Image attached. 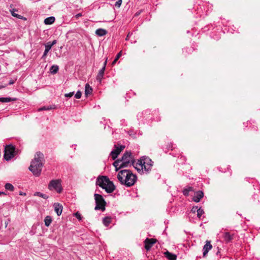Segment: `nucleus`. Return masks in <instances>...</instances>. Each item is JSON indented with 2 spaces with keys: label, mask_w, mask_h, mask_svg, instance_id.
Returning a JSON list of instances; mask_svg holds the SVG:
<instances>
[{
  "label": "nucleus",
  "mask_w": 260,
  "mask_h": 260,
  "mask_svg": "<svg viewBox=\"0 0 260 260\" xmlns=\"http://www.w3.org/2000/svg\"><path fill=\"white\" fill-rule=\"evenodd\" d=\"M117 179L122 184L127 187L134 185L137 181V176L128 170L120 171L117 174Z\"/></svg>",
  "instance_id": "nucleus-1"
},
{
  "label": "nucleus",
  "mask_w": 260,
  "mask_h": 260,
  "mask_svg": "<svg viewBox=\"0 0 260 260\" xmlns=\"http://www.w3.org/2000/svg\"><path fill=\"white\" fill-rule=\"evenodd\" d=\"M43 154L40 152H37L35 155L34 159H32L31 162L30 166L29 167V170L34 175L39 176L41 174L42 168L43 165Z\"/></svg>",
  "instance_id": "nucleus-2"
},
{
  "label": "nucleus",
  "mask_w": 260,
  "mask_h": 260,
  "mask_svg": "<svg viewBox=\"0 0 260 260\" xmlns=\"http://www.w3.org/2000/svg\"><path fill=\"white\" fill-rule=\"evenodd\" d=\"M96 184L105 189L109 193L113 192L115 189L113 183L107 177L104 176H100L97 178Z\"/></svg>",
  "instance_id": "nucleus-3"
},
{
  "label": "nucleus",
  "mask_w": 260,
  "mask_h": 260,
  "mask_svg": "<svg viewBox=\"0 0 260 260\" xmlns=\"http://www.w3.org/2000/svg\"><path fill=\"white\" fill-rule=\"evenodd\" d=\"M16 154V151L13 145H8L5 147L4 157L6 160H11Z\"/></svg>",
  "instance_id": "nucleus-4"
},
{
  "label": "nucleus",
  "mask_w": 260,
  "mask_h": 260,
  "mask_svg": "<svg viewBox=\"0 0 260 260\" xmlns=\"http://www.w3.org/2000/svg\"><path fill=\"white\" fill-rule=\"evenodd\" d=\"M94 196L96 203L94 209L95 210H101L102 211H105L106 202L103 197L98 193H95Z\"/></svg>",
  "instance_id": "nucleus-5"
},
{
  "label": "nucleus",
  "mask_w": 260,
  "mask_h": 260,
  "mask_svg": "<svg viewBox=\"0 0 260 260\" xmlns=\"http://www.w3.org/2000/svg\"><path fill=\"white\" fill-rule=\"evenodd\" d=\"M48 188L50 190L54 189L58 193H60L62 189L61 180L60 179L51 180L48 184Z\"/></svg>",
  "instance_id": "nucleus-6"
},
{
  "label": "nucleus",
  "mask_w": 260,
  "mask_h": 260,
  "mask_svg": "<svg viewBox=\"0 0 260 260\" xmlns=\"http://www.w3.org/2000/svg\"><path fill=\"white\" fill-rule=\"evenodd\" d=\"M121 160L122 161V162L120 164L121 167H128L130 163L133 161V157L132 156L131 152L128 151L125 152L123 154Z\"/></svg>",
  "instance_id": "nucleus-7"
},
{
  "label": "nucleus",
  "mask_w": 260,
  "mask_h": 260,
  "mask_svg": "<svg viewBox=\"0 0 260 260\" xmlns=\"http://www.w3.org/2000/svg\"><path fill=\"white\" fill-rule=\"evenodd\" d=\"M143 173H149L151 170L153 161L148 157H143Z\"/></svg>",
  "instance_id": "nucleus-8"
},
{
  "label": "nucleus",
  "mask_w": 260,
  "mask_h": 260,
  "mask_svg": "<svg viewBox=\"0 0 260 260\" xmlns=\"http://www.w3.org/2000/svg\"><path fill=\"white\" fill-rule=\"evenodd\" d=\"M156 241L157 240L155 239H153V238L149 239V238H147L145 240V242H144L145 244V249L147 250H150V248H151V247L152 246V245L156 242Z\"/></svg>",
  "instance_id": "nucleus-9"
},
{
  "label": "nucleus",
  "mask_w": 260,
  "mask_h": 260,
  "mask_svg": "<svg viewBox=\"0 0 260 260\" xmlns=\"http://www.w3.org/2000/svg\"><path fill=\"white\" fill-rule=\"evenodd\" d=\"M143 157L141 158L140 160H139L134 165L135 169L138 171V172L140 173H143Z\"/></svg>",
  "instance_id": "nucleus-10"
},
{
  "label": "nucleus",
  "mask_w": 260,
  "mask_h": 260,
  "mask_svg": "<svg viewBox=\"0 0 260 260\" xmlns=\"http://www.w3.org/2000/svg\"><path fill=\"white\" fill-rule=\"evenodd\" d=\"M204 193L202 191H198L196 192L193 196L192 200L195 202H199L201 199L203 197Z\"/></svg>",
  "instance_id": "nucleus-11"
},
{
  "label": "nucleus",
  "mask_w": 260,
  "mask_h": 260,
  "mask_svg": "<svg viewBox=\"0 0 260 260\" xmlns=\"http://www.w3.org/2000/svg\"><path fill=\"white\" fill-rule=\"evenodd\" d=\"M212 247V245L210 241H207L206 244L203 247V256H205L208 253L209 251L211 249Z\"/></svg>",
  "instance_id": "nucleus-12"
},
{
  "label": "nucleus",
  "mask_w": 260,
  "mask_h": 260,
  "mask_svg": "<svg viewBox=\"0 0 260 260\" xmlns=\"http://www.w3.org/2000/svg\"><path fill=\"white\" fill-rule=\"evenodd\" d=\"M54 208L55 212L56 213L58 216H59L61 214L62 211V206L59 203H55L54 204Z\"/></svg>",
  "instance_id": "nucleus-13"
},
{
  "label": "nucleus",
  "mask_w": 260,
  "mask_h": 260,
  "mask_svg": "<svg viewBox=\"0 0 260 260\" xmlns=\"http://www.w3.org/2000/svg\"><path fill=\"white\" fill-rule=\"evenodd\" d=\"M164 254L169 260H176V255L174 254L170 253L168 251L165 252Z\"/></svg>",
  "instance_id": "nucleus-14"
},
{
  "label": "nucleus",
  "mask_w": 260,
  "mask_h": 260,
  "mask_svg": "<svg viewBox=\"0 0 260 260\" xmlns=\"http://www.w3.org/2000/svg\"><path fill=\"white\" fill-rule=\"evenodd\" d=\"M107 32V30L103 28H99L95 31V34L99 37L105 36Z\"/></svg>",
  "instance_id": "nucleus-15"
},
{
  "label": "nucleus",
  "mask_w": 260,
  "mask_h": 260,
  "mask_svg": "<svg viewBox=\"0 0 260 260\" xmlns=\"http://www.w3.org/2000/svg\"><path fill=\"white\" fill-rule=\"evenodd\" d=\"M105 67H103L99 71V74L96 77L97 80H99V82H101L102 79L103 77L104 72H105Z\"/></svg>",
  "instance_id": "nucleus-16"
},
{
  "label": "nucleus",
  "mask_w": 260,
  "mask_h": 260,
  "mask_svg": "<svg viewBox=\"0 0 260 260\" xmlns=\"http://www.w3.org/2000/svg\"><path fill=\"white\" fill-rule=\"evenodd\" d=\"M55 21V18L53 16L49 17L44 20L45 24H51Z\"/></svg>",
  "instance_id": "nucleus-17"
},
{
  "label": "nucleus",
  "mask_w": 260,
  "mask_h": 260,
  "mask_svg": "<svg viewBox=\"0 0 260 260\" xmlns=\"http://www.w3.org/2000/svg\"><path fill=\"white\" fill-rule=\"evenodd\" d=\"M52 218L50 216H47L44 219L45 226L48 227L52 222Z\"/></svg>",
  "instance_id": "nucleus-18"
},
{
  "label": "nucleus",
  "mask_w": 260,
  "mask_h": 260,
  "mask_svg": "<svg viewBox=\"0 0 260 260\" xmlns=\"http://www.w3.org/2000/svg\"><path fill=\"white\" fill-rule=\"evenodd\" d=\"M92 91V89L91 87H90L89 85L86 84L85 85V94L86 96L88 94H90Z\"/></svg>",
  "instance_id": "nucleus-19"
},
{
  "label": "nucleus",
  "mask_w": 260,
  "mask_h": 260,
  "mask_svg": "<svg viewBox=\"0 0 260 260\" xmlns=\"http://www.w3.org/2000/svg\"><path fill=\"white\" fill-rule=\"evenodd\" d=\"M111 221V218L110 217H106L103 218V224L106 226H108Z\"/></svg>",
  "instance_id": "nucleus-20"
},
{
  "label": "nucleus",
  "mask_w": 260,
  "mask_h": 260,
  "mask_svg": "<svg viewBox=\"0 0 260 260\" xmlns=\"http://www.w3.org/2000/svg\"><path fill=\"white\" fill-rule=\"evenodd\" d=\"M51 47L48 43L45 44V49L43 55L42 56V58H44L46 57L48 52L51 49Z\"/></svg>",
  "instance_id": "nucleus-21"
},
{
  "label": "nucleus",
  "mask_w": 260,
  "mask_h": 260,
  "mask_svg": "<svg viewBox=\"0 0 260 260\" xmlns=\"http://www.w3.org/2000/svg\"><path fill=\"white\" fill-rule=\"evenodd\" d=\"M15 99H12L10 98H0V102L8 103L11 101H15Z\"/></svg>",
  "instance_id": "nucleus-22"
},
{
  "label": "nucleus",
  "mask_w": 260,
  "mask_h": 260,
  "mask_svg": "<svg viewBox=\"0 0 260 260\" xmlns=\"http://www.w3.org/2000/svg\"><path fill=\"white\" fill-rule=\"evenodd\" d=\"M55 106L54 105L49 106H44L42 108H40L38 109V111H42V110H50L52 109H55Z\"/></svg>",
  "instance_id": "nucleus-23"
},
{
  "label": "nucleus",
  "mask_w": 260,
  "mask_h": 260,
  "mask_svg": "<svg viewBox=\"0 0 260 260\" xmlns=\"http://www.w3.org/2000/svg\"><path fill=\"white\" fill-rule=\"evenodd\" d=\"M223 238L226 242H228L232 239V237L229 233L226 232L224 234Z\"/></svg>",
  "instance_id": "nucleus-24"
},
{
  "label": "nucleus",
  "mask_w": 260,
  "mask_h": 260,
  "mask_svg": "<svg viewBox=\"0 0 260 260\" xmlns=\"http://www.w3.org/2000/svg\"><path fill=\"white\" fill-rule=\"evenodd\" d=\"M58 71V66L57 65H53L51 66L50 71L51 74H56Z\"/></svg>",
  "instance_id": "nucleus-25"
},
{
  "label": "nucleus",
  "mask_w": 260,
  "mask_h": 260,
  "mask_svg": "<svg viewBox=\"0 0 260 260\" xmlns=\"http://www.w3.org/2000/svg\"><path fill=\"white\" fill-rule=\"evenodd\" d=\"M34 196H38V197H41L42 198H44L45 199H46L48 198V196L47 195L43 194L40 192H36L34 193Z\"/></svg>",
  "instance_id": "nucleus-26"
},
{
  "label": "nucleus",
  "mask_w": 260,
  "mask_h": 260,
  "mask_svg": "<svg viewBox=\"0 0 260 260\" xmlns=\"http://www.w3.org/2000/svg\"><path fill=\"white\" fill-rule=\"evenodd\" d=\"M192 190L191 187H187L183 190V194L187 196L188 195L189 192Z\"/></svg>",
  "instance_id": "nucleus-27"
},
{
  "label": "nucleus",
  "mask_w": 260,
  "mask_h": 260,
  "mask_svg": "<svg viewBox=\"0 0 260 260\" xmlns=\"http://www.w3.org/2000/svg\"><path fill=\"white\" fill-rule=\"evenodd\" d=\"M5 188L7 190H11V191H13L14 189V186H13V185L11 183H7L5 184Z\"/></svg>",
  "instance_id": "nucleus-28"
},
{
  "label": "nucleus",
  "mask_w": 260,
  "mask_h": 260,
  "mask_svg": "<svg viewBox=\"0 0 260 260\" xmlns=\"http://www.w3.org/2000/svg\"><path fill=\"white\" fill-rule=\"evenodd\" d=\"M110 155L112 159L114 160L117 157L118 154L114 150H113L110 153Z\"/></svg>",
  "instance_id": "nucleus-29"
},
{
  "label": "nucleus",
  "mask_w": 260,
  "mask_h": 260,
  "mask_svg": "<svg viewBox=\"0 0 260 260\" xmlns=\"http://www.w3.org/2000/svg\"><path fill=\"white\" fill-rule=\"evenodd\" d=\"M121 53H122V51H120L117 54V55L116 56L115 59H114V60L113 61L112 63V65H114L116 62V61H117V60L119 58V57L121 56Z\"/></svg>",
  "instance_id": "nucleus-30"
},
{
  "label": "nucleus",
  "mask_w": 260,
  "mask_h": 260,
  "mask_svg": "<svg viewBox=\"0 0 260 260\" xmlns=\"http://www.w3.org/2000/svg\"><path fill=\"white\" fill-rule=\"evenodd\" d=\"M115 146L116 148L114 150L118 153V154H119L124 148V146H120L119 147H116V145Z\"/></svg>",
  "instance_id": "nucleus-31"
},
{
  "label": "nucleus",
  "mask_w": 260,
  "mask_h": 260,
  "mask_svg": "<svg viewBox=\"0 0 260 260\" xmlns=\"http://www.w3.org/2000/svg\"><path fill=\"white\" fill-rule=\"evenodd\" d=\"M204 213V210L201 208H199V209L197 210V215L199 218H200Z\"/></svg>",
  "instance_id": "nucleus-32"
},
{
  "label": "nucleus",
  "mask_w": 260,
  "mask_h": 260,
  "mask_svg": "<svg viewBox=\"0 0 260 260\" xmlns=\"http://www.w3.org/2000/svg\"><path fill=\"white\" fill-rule=\"evenodd\" d=\"M122 162L121 159H117L115 160L113 165L115 168H117L118 167H119V165Z\"/></svg>",
  "instance_id": "nucleus-33"
},
{
  "label": "nucleus",
  "mask_w": 260,
  "mask_h": 260,
  "mask_svg": "<svg viewBox=\"0 0 260 260\" xmlns=\"http://www.w3.org/2000/svg\"><path fill=\"white\" fill-rule=\"evenodd\" d=\"M15 11H14V10H13L11 11V14L13 16L15 17L18 18H22V16L15 13Z\"/></svg>",
  "instance_id": "nucleus-34"
},
{
  "label": "nucleus",
  "mask_w": 260,
  "mask_h": 260,
  "mask_svg": "<svg viewBox=\"0 0 260 260\" xmlns=\"http://www.w3.org/2000/svg\"><path fill=\"white\" fill-rule=\"evenodd\" d=\"M74 216L79 220H82V216L80 213L79 212H77L75 213H74Z\"/></svg>",
  "instance_id": "nucleus-35"
},
{
  "label": "nucleus",
  "mask_w": 260,
  "mask_h": 260,
  "mask_svg": "<svg viewBox=\"0 0 260 260\" xmlns=\"http://www.w3.org/2000/svg\"><path fill=\"white\" fill-rule=\"evenodd\" d=\"M82 95V93L80 91H78L75 95L76 99H80Z\"/></svg>",
  "instance_id": "nucleus-36"
},
{
  "label": "nucleus",
  "mask_w": 260,
  "mask_h": 260,
  "mask_svg": "<svg viewBox=\"0 0 260 260\" xmlns=\"http://www.w3.org/2000/svg\"><path fill=\"white\" fill-rule=\"evenodd\" d=\"M122 0H118L115 4V6L118 8H119L121 5Z\"/></svg>",
  "instance_id": "nucleus-37"
},
{
  "label": "nucleus",
  "mask_w": 260,
  "mask_h": 260,
  "mask_svg": "<svg viewBox=\"0 0 260 260\" xmlns=\"http://www.w3.org/2000/svg\"><path fill=\"white\" fill-rule=\"evenodd\" d=\"M74 92H71L68 93H66L64 94V96L67 98H71L74 95Z\"/></svg>",
  "instance_id": "nucleus-38"
},
{
  "label": "nucleus",
  "mask_w": 260,
  "mask_h": 260,
  "mask_svg": "<svg viewBox=\"0 0 260 260\" xmlns=\"http://www.w3.org/2000/svg\"><path fill=\"white\" fill-rule=\"evenodd\" d=\"M199 209L198 206H194L191 209V212L193 213H195L196 212H197V210Z\"/></svg>",
  "instance_id": "nucleus-39"
},
{
  "label": "nucleus",
  "mask_w": 260,
  "mask_h": 260,
  "mask_svg": "<svg viewBox=\"0 0 260 260\" xmlns=\"http://www.w3.org/2000/svg\"><path fill=\"white\" fill-rule=\"evenodd\" d=\"M47 43L52 47L53 45L56 43V41L54 40L52 42H49Z\"/></svg>",
  "instance_id": "nucleus-40"
},
{
  "label": "nucleus",
  "mask_w": 260,
  "mask_h": 260,
  "mask_svg": "<svg viewBox=\"0 0 260 260\" xmlns=\"http://www.w3.org/2000/svg\"><path fill=\"white\" fill-rule=\"evenodd\" d=\"M122 167H120V164L119 165V167H118L117 168H115L116 171H118L120 169L122 168Z\"/></svg>",
  "instance_id": "nucleus-41"
},
{
  "label": "nucleus",
  "mask_w": 260,
  "mask_h": 260,
  "mask_svg": "<svg viewBox=\"0 0 260 260\" xmlns=\"http://www.w3.org/2000/svg\"><path fill=\"white\" fill-rule=\"evenodd\" d=\"M19 194L21 195V196H25L26 195V193L23 192H19Z\"/></svg>",
  "instance_id": "nucleus-42"
},
{
  "label": "nucleus",
  "mask_w": 260,
  "mask_h": 260,
  "mask_svg": "<svg viewBox=\"0 0 260 260\" xmlns=\"http://www.w3.org/2000/svg\"><path fill=\"white\" fill-rule=\"evenodd\" d=\"M81 16H82V14H81V13H78V14H77L76 15V17L77 18H78V17H81Z\"/></svg>",
  "instance_id": "nucleus-43"
},
{
  "label": "nucleus",
  "mask_w": 260,
  "mask_h": 260,
  "mask_svg": "<svg viewBox=\"0 0 260 260\" xmlns=\"http://www.w3.org/2000/svg\"><path fill=\"white\" fill-rule=\"evenodd\" d=\"M14 82L13 80H10L9 83V84L11 85V84H14Z\"/></svg>",
  "instance_id": "nucleus-44"
},
{
  "label": "nucleus",
  "mask_w": 260,
  "mask_h": 260,
  "mask_svg": "<svg viewBox=\"0 0 260 260\" xmlns=\"http://www.w3.org/2000/svg\"><path fill=\"white\" fill-rule=\"evenodd\" d=\"M107 59L106 60V61H105V62L104 63V67H105V68L106 67V65L107 63Z\"/></svg>",
  "instance_id": "nucleus-45"
},
{
  "label": "nucleus",
  "mask_w": 260,
  "mask_h": 260,
  "mask_svg": "<svg viewBox=\"0 0 260 260\" xmlns=\"http://www.w3.org/2000/svg\"><path fill=\"white\" fill-rule=\"evenodd\" d=\"M6 86V85H5L0 86V89L3 88H4V87H5Z\"/></svg>",
  "instance_id": "nucleus-46"
},
{
  "label": "nucleus",
  "mask_w": 260,
  "mask_h": 260,
  "mask_svg": "<svg viewBox=\"0 0 260 260\" xmlns=\"http://www.w3.org/2000/svg\"><path fill=\"white\" fill-rule=\"evenodd\" d=\"M2 194H6V193L4 192L0 191V195Z\"/></svg>",
  "instance_id": "nucleus-47"
},
{
  "label": "nucleus",
  "mask_w": 260,
  "mask_h": 260,
  "mask_svg": "<svg viewBox=\"0 0 260 260\" xmlns=\"http://www.w3.org/2000/svg\"><path fill=\"white\" fill-rule=\"evenodd\" d=\"M129 35H130V34H128L127 35V37H126V39H126V40H128V37H129Z\"/></svg>",
  "instance_id": "nucleus-48"
}]
</instances>
